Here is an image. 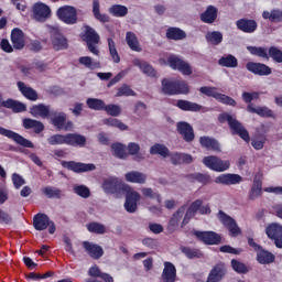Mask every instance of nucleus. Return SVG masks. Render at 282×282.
<instances>
[{
  "label": "nucleus",
  "mask_w": 282,
  "mask_h": 282,
  "mask_svg": "<svg viewBox=\"0 0 282 282\" xmlns=\"http://www.w3.org/2000/svg\"><path fill=\"white\" fill-rule=\"evenodd\" d=\"M219 122H228L232 133L239 135L245 140V142H250V134H248V130L243 128L241 122L237 121V119L232 118V116L228 113H223L218 117Z\"/></svg>",
  "instance_id": "nucleus-1"
},
{
  "label": "nucleus",
  "mask_w": 282,
  "mask_h": 282,
  "mask_svg": "<svg viewBox=\"0 0 282 282\" xmlns=\"http://www.w3.org/2000/svg\"><path fill=\"white\" fill-rule=\"evenodd\" d=\"M162 91L169 96H175L176 94H188V84L183 80H162Z\"/></svg>",
  "instance_id": "nucleus-2"
},
{
  "label": "nucleus",
  "mask_w": 282,
  "mask_h": 282,
  "mask_svg": "<svg viewBox=\"0 0 282 282\" xmlns=\"http://www.w3.org/2000/svg\"><path fill=\"white\" fill-rule=\"evenodd\" d=\"M56 17L66 25H76L78 23V11L76 7L63 6L57 9Z\"/></svg>",
  "instance_id": "nucleus-3"
},
{
  "label": "nucleus",
  "mask_w": 282,
  "mask_h": 282,
  "mask_svg": "<svg viewBox=\"0 0 282 282\" xmlns=\"http://www.w3.org/2000/svg\"><path fill=\"white\" fill-rule=\"evenodd\" d=\"M82 39L87 43L88 50L89 52H91V54H94L95 56H98V54H100V51L96 46L98 45V43H100V35L97 34L96 30L90 26H85Z\"/></svg>",
  "instance_id": "nucleus-4"
},
{
  "label": "nucleus",
  "mask_w": 282,
  "mask_h": 282,
  "mask_svg": "<svg viewBox=\"0 0 282 282\" xmlns=\"http://www.w3.org/2000/svg\"><path fill=\"white\" fill-rule=\"evenodd\" d=\"M102 188L105 193H110L116 197H120V195H122V193H124L129 186L117 177H109L104 181Z\"/></svg>",
  "instance_id": "nucleus-5"
},
{
  "label": "nucleus",
  "mask_w": 282,
  "mask_h": 282,
  "mask_svg": "<svg viewBox=\"0 0 282 282\" xmlns=\"http://www.w3.org/2000/svg\"><path fill=\"white\" fill-rule=\"evenodd\" d=\"M203 163L207 169L216 171V173H224V171H228V169H230V161H224L215 155L205 156L203 159Z\"/></svg>",
  "instance_id": "nucleus-6"
},
{
  "label": "nucleus",
  "mask_w": 282,
  "mask_h": 282,
  "mask_svg": "<svg viewBox=\"0 0 282 282\" xmlns=\"http://www.w3.org/2000/svg\"><path fill=\"white\" fill-rule=\"evenodd\" d=\"M33 226L35 230H46L48 228L50 235L56 232V225L50 220V217L45 214H36L33 218Z\"/></svg>",
  "instance_id": "nucleus-7"
},
{
  "label": "nucleus",
  "mask_w": 282,
  "mask_h": 282,
  "mask_svg": "<svg viewBox=\"0 0 282 282\" xmlns=\"http://www.w3.org/2000/svg\"><path fill=\"white\" fill-rule=\"evenodd\" d=\"M200 94H205V96H209L212 98H215L216 100H219V102H223V105H229L230 107H235L237 105V101L232 99L229 96L223 95L217 93V88L215 87H200L199 89Z\"/></svg>",
  "instance_id": "nucleus-8"
},
{
  "label": "nucleus",
  "mask_w": 282,
  "mask_h": 282,
  "mask_svg": "<svg viewBox=\"0 0 282 282\" xmlns=\"http://www.w3.org/2000/svg\"><path fill=\"white\" fill-rule=\"evenodd\" d=\"M50 116L51 122L56 127V129L72 131L74 123H72V121H67V115H65V112L52 111Z\"/></svg>",
  "instance_id": "nucleus-9"
},
{
  "label": "nucleus",
  "mask_w": 282,
  "mask_h": 282,
  "mask_svg": "<svg viewBox=\"0 0 282 282\" xmlns=\"http://www.w3.org/2000/svg\"><path fill=\"white\" fill-rule=\"evenodd\" d=\"M0 135H4V138H9V140H13V142L20 144V147H25L26 149H34V143H32V141L21 137V134L12 130L0 127Z\"/></svg>",
  "instance_id": "nucleus-10"
},
{
  "label": "nucleus",
  "mask_w": 282,
  "mask_h": 282,
  "mask_svg": "<svg viewBox=\"0 0 282 282\" xmlns=\"http://www.w3.org/2000/svg\"><path fill=\"white\" fill-rule=\"evenodd\" d=\"M32 12H33V19L35 21H47L50 17L52 15V9H50V6L43 3V2H36L32 7Z\"/></svg>",
  "instance_id": "nucleus-11"
},
{
  "label": "nucleus",
  "mask_w": 282,
  "mask_h": 282,
  "mask_svg": "<svg viewBox=\"0 0 282 282\" xmlns=\"http://www.w3.org/2000/svg\"><path fill=\"white\" fill-rule=\"evenodd\" d=\"M167 63L170 67H172V69H178V72H181V74H184L185 76H191V74H193L191 65H188V63L184 62L178 56L171 55L167 58Z\"/></svg>",
  "instance_id": "nucleus-12"
},
{
  "label": "nucleus",
  "mask_w": 282,
  "mask_h": 282,
  "mask_svg": "<svg viewBox=\"0 0 282 282\" xmlns=\"http://www.w3.org/2000/svg\"><path fill=\"white\" fill-rule=\"evenodd\" d=\"M127 189L124 208L127 213H135L138 210V202L141 198L140 193L131 187H127Z\"/></svg>",
  "instance_id": "nucleus-13"
},
{
  "label": "nucleus",
  "mask_w": 282,
  "mask_h": 282,
  "mask_svg": "<svg viewBox=\"0 0 282 282\" xmlns=\"http://www.w3.org/2000/svg\"><path fill=\"white\" fill-rule=\"evenodd\" d=\"M218 218L228 228L231 237H238V235H241V229L239 226H237V221L229 217L228 215L224 214L223 212H219Z\"/></svg>",
  "instance_id": "nucleus-14"
},
{
  "label": "nucleus",
  "mask_w": 282,
  "mask_h": 282,
  "mask_svg": "<svg viewBox=\"0 0 282 282\" xmlns=\"http://www.w3.org/2000/svg\"><path fill=\"white\" fill-rule=\"evenodd\" d=\"M194 235L199 241H203L208 246H217V243L221 241V237L215 231H195Z\"/></svg>",
  "instance_id": "nucleus-15"
},
{
  "label": "nucleus",
  "mask_w": 282,
  "mask_h": 282,
  "mask_svg": "<svg viewBox=\"0 0 282 282\" xmlns=\"http://www.w3.org/2000/svg\"><path fill=\"white\" fill-rule=\"evenodd\" d=\"M214 182L215 184H223L224 186H232L235 184H241L243 177L239 174H220Z\"/></svg>",
  "instance_id": "nucleus-16"
},
{
  "label": "nucleus",
  "mask_w": 282,
  "mask_h": 282,
  "mask_svg": "<svg viewBox=\"0 0 282 282\" xmlns=\"http://www.w3.org/2000/svg\"><path fill=\"white\" fill-rule=\"evenodd\" d=\"M267 235L269 239H273L276 248H282V226L279 224H271L267 227Z\"/></svg>",
  "instance_id": "nucleus-17"
},
{
  "label": "nucleus",
  "mask_w": 282,
  "mask_h": 282,
  "mask_svg": "<svg viewBox=\"0 0 282 282\" xmlns=\"http://www.w3.org/2000/svg\"><path fill=\"white\" fill-rule=\"evenodd\" d=\"M63 166L69 171H74V173H87V171L96 170V165L91 163H76L74 161L64 162Z\"/></svg>",
  "instance_id": "nucleus-18"
},
{
  "label": "nucleus",
  "mask_w": 282,
  "mask_h": 282,
  "mask_svg": "<svg viewBox=\"0 0 282 282\" xmlns=\"http://www.w3.org/2000/svg\"><path fill=\"white\" fill-rule=\"evenodd\" d=\"M203 204H204V200L196 199L189 205V207H186L185 216L182 221V228H184V226H186V224H188V221H191V219L195 217V214L197 212L199 213V209L202 208Z\"/></svg>",
  "instance_id": "nucleus-19"
},
{
  "label": "nucleus",
  "mask_w": 282,
  "mask_h": 282,
  "mask_svg": "<svg viewBox=\"0 0 282 282\" xmlns=\"http://www.w3.org/2000/svg\"><path fill=\"white\" fill-rule=\"evenodd\" d=\"M177 131L180 135H182L183 140H185V142H193L195 140V132L193 130V126H191L188 122H178Z\"/></svg>",
  "instance_id": "nucleus-20"
},
{
  "label": "nucleus",
  "mask_w": 282,
  "mask_h": 282,
  "mask_svg": "<svg viewBox=\"0 0 282 282\" xmlns=\"http://www.w3.org/2000/svg\"><path fill=\"white\" fill-rule=\"evenodd\" d=\"M225 276H226V264L218 263L209 272L206 282H221V280Z\"/></svg>",
  "instance_id": "nucleus-21"
},
{
  "label": "nucleus",
  "mask_w": 282,
  "mask_h": 282,
  "mask_svg": "<svg viewBox=\"0 0 282 282\" xmlns=\"http://www.w3.org/2000/svg\"><path fill=\"white\" fill-rule=\"evenodd\" d=\"M248 72L257 74L258 76H270L272 74V68L265 64L249 62L247 64Z\"/></svg>",
  "instance_id": "nucleus-22"
},
{
  "label": "nucleus",
  "mask_w": 282,
  "mask_h": 282,
  "mask_svg": "<svg viewBox=\"0 0 282 282\" xmlns=\"http://www.w3.org/2000/svg\"><path fill=\"white\" fill-rule=\"evenodd\" d=\"M163 282H175L177 279V269L171 262H164V269L161 276Z\"/></svg>",
  "instance_id": "nucleus-23"
},
{
  "label": "nucleus",
  "mask_w": 282,
  "mask_h": 282,
  "mask_svg": "<svg viewBox=\"0 0 282 282\" xmlns=\"http://www.w3.org/2000/svg\"><path fill=\"white\" fill-rule=\"evenodd\" d=\"M51 35L52 45L56 51L67 48V39H65L61 32L53 29L51 30Z\"/></svg>",
  "instance_id": "nucleus-24"
},
{
  "label": "nucleus",
  "mask_w": 282,
  "mask_h": 282,
  "mask_svg": "<svg viewBox=\"0 0 282 282\" xmlns=\"http://www.w3.org/2000/svg\"><path fill=\"white\" fill-rule=\"evenodd\" d=\"M11 43L14 50H23L25 47V34L20 29H13L11 32Z\"/></svg>",
  "instance_id": "nucleus-25"
},
{
  "label": "nucleus",
  "mask_w": 282,
  "mask_h": 282,
  "mask_svg": "<svg viewBox=\"0 0 282 282\" xmlns=\"http://www.w3.org/2000/svg\"><path fill=\"white\" fill-rule=\"evenodd\" d=\"M186 216V205L181 206L172 216L169 223V230L172 232L177 230L180 226V221H182V217Z\"/></svg>",
  "instance_id": "nucleus-26"
},
{
  "label": "nucleus",
  "mask_w": 282,
  "mask_h": 282,
  "mask_svg": "<svg viewBox=\"0 0 282 282\" xmlns=\"http://www.w3.org/2000/svg\"><path fill=\"white\" fill-rule=\"evenodd\" d=\"M83 246H84L87 254H89V257H91V259H100V257H102L105 254V250H102V247H100L96 243H91L89 241H84Z\"/></svg>",
  "instance_id": "nucleus-27"
},
{
  "label": "nucleus",
  "mask_w": 282,
  "mask_h": 282,
  "mask_svg": "<svg viewBox=\"0 0 282 282\" xmlns=\"http://www.w3.org/2000/svg\"><path fill=\"white\" fill-rule=\"evenodd\" d=\"M238 30L246 32L247 34H252L257 31V21L249 19H240L236 22Z\"/></svg>",
  "instance_id": "nucleus-28"
},
{
  "label": "nucleus",
  "mask_w": 282,
  "mask_h": 282,
  "mask_svg": "<svg viewBox=\"0 0 282 282\" xmlns=\"http://www.w3.org/2000/svg\"><path fill=\"white\" fill-rule=\"evenodd\" d=\"M126 182L130 184H147V174L138 171H131L124 175Z\"/></svg>",
  "instance_id": "nucleus-29"
},
{
  "label": "nucleus",
  "mask_w": 282,
  "mask_h": 282,
  "mask_svg": "<svg viewBox=\"0 0 282 282\" xmlns=\"http://www.w3.org/2000/svg\"><path fill=\"white\" fill-rule=\"evenodd\" d=\"M7 107V109H12L15 113H21V111H25L26 107L25 104L21 101H17L13 99H8L7 101H3L0 95V107Z\"/></svg>",
  "instance_id": "nucleus-30"
},
{
  "label": "nucleus",
  "mask_w": 282,
  "mask_h": 282,
  "mask_svg": "<svg viewBox=\"0 0 282 282\" xmlns=\"http://www.w3.org/2000/svg\"><path fill=\"white\" fill-rule=\"evenodd\" d=\"M18 89L21 91L22 96L24 98H28V100H39V94H36V90L34 88L25 85L23 82H18Z\"/></svg>",
  "instance_id": "nucleus-31"
},
{
  "label": "nucleus",
  "mask_w": 282,
  "mask_h": 282,
  "mask_svg": "<svg viewBox=\"0 0 282 282\" xmlns=\"http://www.w3.org/2000/svg\"><path fill=\"white\" fill-rule=\"evenodd\" d=\"M87 138L78 133H67L66 134V144L68 147H85Z\"/></svg>",
  "instance_id": "nucleus-32"
},
{
  "label": "nucleus",
  "mask_w": 282,
  "mask_h": 282,
  "mask_svg": "<svg viewBox=\"0 0 282 282\" xmlns=\"http://www.w3.org/2000/svg\"><path fill=\"white\" fill-rule=\"evenodd\" d=\"M275 259L274 254L270 251L263 249L257 251V261L261 265H270V263H274Z\"/></svg>",
  "instance_id": "nucleus-33"
},
{
  "label": "nucleus",
  "mask_w": 282,
  "mask_h": 282,
  "mask_svg": "<svg viewBox=\"0 0 282 282\" xmlns=\"http://www.w3.org/2000/svg\"><path fill=\"white\" fill-rule=\"evenodd\" d=\"M132 64L140 68L141 72L143 74H145L147 76H151L152 78L155 77L156 73H155V69H153V66H151V64L140 59V58H134L132 61Z\"/></svg>",
  "instance_id": "nucleus-34"
},
{
  "label": "nucleus",
  "mask_w": 282,
  "mask_h": 282,
  "mask_svg": "<svg viewBox=\"0 0 282 282\" xmlns=\"http://www.w3.org/2000/svg\"><path fill=\"white\" fill-rule=\"evenodd\" d=\"M247 111H249V113H257L262 118H274V112L268 107H254L252 104H250L247 107Z\"/></svg>",
  "instance_id": "nucleus-35"
},
{
  "label": "nucleus",
  "mask_w": 282,
  "mask_h": 282,
  "mask_svg": "<svg viewBox=\"0 0 282 282\" xmlns=\"http://www.w3.org/2000/svg\"><path fill=\"white\" fill-rule=\"evenodd\" d=\"M261 195H263V183L261 182L260 178H254L253 185L249 193V199H251V202H254V199H259Z\"/></svg>",
  "instance_id": "nucleus-36"
},
{
  "label": "nucleus",
  "mask_w": 282,
  "mask_h": 282,
  "mask_svg": "<svg viewBox=\"0 0 282 282\" xmlns=\"http://www.w3.org/2000/svg\"><path fill=\"white\" fill-rule=\"evenodd\" d=\"M93 15L100 23H109L107 13L100 12V0H93Z\"/></svg>",
  "instance_id": "nucleus-37"
},
{
  "label": "nucleus",
  "mask_w": 282,
  "mask_h": 282,
  "mask_svg": "<svg viewBox=\"0 0 282 282\" xmlns=\"http://www.w3.org/2000/svg\"><path fill=\"white\" fill-rule=\"evenodd\" d=\"M262 19L270 21L271 23H281L282 21V10L273 9L271 11H263Z\"/></svg>",
  "instance_id": "nucleus-38"
},
{
  "label": "nucleus",
  "mask_w": 282,
  "mask_h": 282,
  "mask_svg": "<svg viewBox=\"0 0 282 282\" xmlns=\"http://www.w3.org/2000/svg\"><path fill=\"white\" fill-rule=\"evenodd\" d=\"M52 112H50V107L40 104L36 106H33L31 108V116H34V118H48Z\"/></svg>",
  "instance_id": "nucleus-39"
},
{
  "label": "nucleus",
  "mask_w": 282,
  "mask_h": 282,
  "mask_svg": "<svg viewBox=\"0 0 282 282\" xmlns=\"http://www.w3.org/2000/svg\"><path fill=\"white\" fill-rule=\"evenodd\" d=\"M126 43L132 50V52H142V47L140 46V41H138V36L133 32H127L126 34Z\"/></svg>",
  "instance_id": "nucleus-40"
},
{
  "label": "nucleus",
  "mask_w": 282,
  "mask_h": 282,
  "mask_svg": "<svg viewBox=\"0 0 282 282\" xmlns=\"http://www.w3.org/2000/svg\"><path fill=\"white\" fill-rule=\"evenodd\" d=\"M200 147H204L208 151H221L219 147V142L217 140L209 137H200L199 139Z\"/></svg>",
  "instance_id": "nucleus-41"
},
{
  "label": "nucleus",
  "mask_w": 282,
  "mask_h": 282,
  "mask_svg": "<svg viewBox=\"0 0 282 282\" xmlns=\"http://www.w3.org/2000/svg\"><path fill=\"white\" fill-rule=\"evenodd\" d=\"M109 14L112 17H117L118 19H122L129 14V9L126 6L122 4H112L108 9Z\"/></svg>",
  "instance_id": "nucleus-42"
},
{
  "label": "nucleus",
  "mask_w": 282,
  "mask_h": 282,
  "mask_svg": "<svg viewBox=\"0 0 282 282\" xmlns=\"http://www.w3.org/2000/svg\"><path fill=\"white\" fill-rule=\"evenodd\" d=\"M217 19V8L209 6L204 13L200 14L203 23H215Z\"/></svg>",
  "instance_id": "nucleus-43"
},
{
  "label": "nucleus",
  "mask_w": 282,
  "mask_h": 282,
  "mask_svg": "<svg viewBox=\"0 0 282 282\" xmlns=\"http://www.w3.org/2000/svg\"><path fill=\"white\" fill-rule=\"evenodd\" d=\"M176 107L182 111H202V106L188 100H177Z\"/></svg>",
  "instance_id": "nucleus-44"
},
{
  "label": "nucleus",
  "mask_w": 282,
  "mask_h": 282,
  "mask_svg": "<svg viewBox=\"0 0 282 282\" xmlns=\"http://www.w3.org/2000/svg\"><path fill=\"white\" fill-rule=\"evenodd\" d=\"M79 65L86 67V69H100V62L93 61L89 56H82L78 58Z\"/></svg>",
  "instance_id": "nucleus-45"
},
{
  "label": "nucleus",
  "mask_w": 282,
  "mask_h": 282,
  "mask_svg": "<svg viewBox=\"0 0 282 282\" xmlns=\"http://www.w3.org/2000/svg\"><path fill=\"white\" fill-rule=\"evenodd\" d=\"M23 127L24 129H34L36 133H41V131H44L45 126L41 121H36L34 119H24L23 120Z\"/></svg>",
  "instance_id": "nucleus-46"
},
{
  "label": "nucleus",
  "mask_w": 282,
  "mask_h": 282,
  "mask_svg": "<svg viewBox=\"0 0 282 282\" xmlns=\"http://www.w3.org/2000/svg\"><path fill=\"white\" fill-rule=\"evenodd\" d=\"M102 124H106L107 127H115L116 129H119L120 131H127L129 127L124 124L122 121L116 118H107L102 120Z\"/></svg>",
  "instance_id": "nucleus-47"
},
{
  "label": "nucleus",
  "mask_w": 282,
  "mask_h": 282,
  "mask_svg": "<svg viewBox=\"0 0 282 282\" xmlns=\"http://www.w3.org/2000/svg\"><path fill=\"white\" fill-rule=\"evenodd\" d=\"M151 155H161V158H169V148L164 144L156 143L150 148Z\"/></svg>",
  "instance_id": "nucleus-48"
},
{
  "label": "nucleus",
  "mask_w": 282,
  "mask_h": 282,
  "mask_svg": "<svg viewBox=\"0 0 282 282\" xmlns=\"http://www.w3.org/2000/svg\"><path fill=\"white\" fill-rule=\"evenodd\" d=\"M206 41L212 45H219L224 41V34L219 31L208 32L206 34Z\"/></svg>",
  "instance_id": "nucleus-49"
},
{
  "label": "nucleus",
  "mask_w": 282,
  "mask_h": 282,
  "mask_svg": "<svg viewBox=\"0 0 282 282\" xmlns=\"http://www.w3.org/2000/svg\"><path fill=\"white\" fill-rule=\"evenodd\" d=\"M86 105L89 109H93L94 111L105 110V101H102L101 99L88 98Z\"/></svg>",
  "instance_id": "nucleus-50"
},
{
  "label": "nucleus",
  "mask_w": 282,
  "mask_h": 282,
  "mask_svg": "<svg viewBox=\"0 0 282 282\" xmlns=\"http://www.w3.org/2000/svg\"><path fill=\"white\" fill-rule=\"evenodd\" d=\"M166 36L173 41H182V39H186V33L180 29L171 28L167 30Z\"/></svg>",
  "instance_id": "nucleus-51"
},
{
  "label": "nucleus",
  "mask_w": 282,
  "mask_h": 282,
  "mask_svg": "<svg viewBox=\"0 0 282 282\" xmlns=\"http://www.w3.org/2000/svg\"><path fill=\"white\" fill-rule=\"evenodd\" d=\"M141 193L143 197H150V199H155L158 204H162V196L151 187L141 188Z\"/></svg>",
  "instance_id": "nucleus-52"
},
{
  "label": "nucleus",
  "mask_w": 282,
  "mask_h": 282,
  "mask_svg": "<svg viewBox=\"0 0 282 282\" xmlns=\"http://www.w3.org/2000/svg\"><path fill=\"white\" fill-rule=\"evenodd\" d=\"M181 252H183L187 259H200V257H203L202 251L191 247H181Z\"/></svg>",
  "instance_id": "nucleus-53"
},
{
  "label": "nucleus",
  "mask_w": 282,
  "mask_h": 282,
  "mask_svg": "<svg viewBox=\"0 0 282 282\" xmlns=\"http://www.w3.org/2000/svg\"><path fill=\"white\" fill-rule=\"evenodd\" d=\"M42 192L48 197L50 199H61L63 197V192L56 187L47 186L42 189Z\"/></svg>",
  "instance_id": "nucleus-54"
},
{
  "label": "nucleus",
  "mask_w": 282,
  "mask_h": 282,
  "mask_svg": "<svg viewBox=\"0 0 282 282\" xmlns=\"http://www.w3.org/2000/svg\"><path fill=\"white\" fill-rule=\"evenodd\" d=\"M219 65L223 67H237L239 65V62L237 61V57L232 55L223 56L219 59Z\"/></svg>",
  "instance_id": "nucleus-55"
},
{
  "label": "nucleus",
  "mask_w": 282,
  "mask_h": 282,
  "mask_svg": "<svg viewBox=\"0 0 282 282\" xmlns=\"http://www.w3.org/2000/svg\"><path fill=\"white\" fill-rule=\"evenodd\" d=\"M111 149L115 158H119L120 160H124V158H127V149L124 145L120 143H113Z\"/></svg>",
  "instance_id": "nucleus-56"
},
{
  "label": "nucleus",
  "mask_w": 282,
  "mask_h": 282,
  "mask_svg": "<svg viewBox=\"0 0 282 282\" xmlns=\"http://www.w3.org/2000/svg\"><path fill=\"white\" fill-rule=\"evenodd\" d=\"M247 50L250 52V54H253V56H259L260 58H265L267 61L270 58L268 55V50L264 47L248 46Z\"/></svg>",
  "instance_id": "nucleus-57"
},
{
  "label": "nucleus",
  "mask_w": 282,
  "mask_h": 282,
  "mask_svg": "<svg viewBox=\"0 0 282 282\" xmlns=\"http://www.w3.org/2000/svg\"><path fill=\"white\" fill-rule=\"evenodd\" d=\"M48 144L56 147V144H67V134H53L47 139Z\"/></svg>",
  "instance_id": "nucleus-58"
},
{
  "label": "nucleus",
  "mask_w": 282,
  "mask_h": 282,
  "mask_svg": "<svg viewBox=\"0 0 282 282\" xmlns=\"http://www.w3.org/2000/svg\"><path fill=\"white\" fill-rule=\"evenodd\" d=\"M108 47L113 63H120V55L118 54V50L116 48V42L111 37L108 39Z\"/></svg>",
  "instance_id": "nucleus-59"
},
{
  "label": "nucleus",
  "mask_w": 282,
  "mask_h": 282,
  "mask_svg": "<svg viewBox=\"0 0 282 282\" xmlns=\"http://www.w3.org/2000/svg\"><path fill=\"white\" fill-rule=\"evenodd\" d=\"M231 268L237 274H248V267L239 260H231Z\"/></svg>",
  "instance_id": "nucleus-60"
},
{
  "label": "nucleus",
  "mask_w": 282,
  "mask_h": 282,
  "mask_svg": "<svg viewBox=\"0 0 282 282\" xmlns=\"http://www.w3.org/2000/svg\"><path fill=\"white\" fill-rule=\"evenodd\" d=\"M87 229L89 232H95L96 235H105L107 232V228L105 225L98 224V223H90L87 225Z\"/></svg>",
  "instance_id": "nucleus-61"
},
{
  "label": "nucleus",
  "mask_w": 282,
  "mask_h": 282,
  "mask_svg": "<svg viewBox=\"0 0 282 282\" xmlns=\"http://www.w3.org/2000/svg\"><path fill=\"white\" fill-rule=\"evenodd\" d=\"M73 189L76 195H78L79 197H83L84 199H87V197L91 195V192L85 185H74Z\"/></svg>",
  "instance_id": "nucleus-62"
},
{
  "label": "nucleus",
  "mask_w": 282,
  "mask_h": 282,
  "mask_svg": "<svg viewBox=\"0 0 282 282\" xmlns=\"http://www.w3.org/2000/svg\"><path fill=\"white\" fill-rule=\"evenodd\" d=\"M269 56L272 57L275 63H282V51L275 46L269 48Z\"/></svg>",
  "instance_id": "nucleus-63"
},
{
  "label": "nucleus",
  "mask_w": 282,
  "mask_h": 282,
  "mask_svg": "<svg viewBox=\"0 0 282 282\" xmlns=\"http://www.w3.org/2000/svg\"><path fill=\"white\" fill-rule=\"evenodd\" d=\"M117 96H135V91H133L129 85L123 84L120 88H118Z\"/></svg>",
  "instance_id": "nucleus-64"
}]
</instances>
